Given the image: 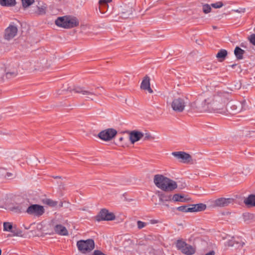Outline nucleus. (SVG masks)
<instances>
[{
    "label": "nucleus",
    "instance_id": "nucleus-23",
    "mask_svg": "<svg viewBox=\"0 0 255 255\" xmlns=\"http://www.w3.org/2000/svg\"><path fill=\"white\" fill-rule=\"evenodd\" d=\"M37 10L35 12L38 15H43L45 14L46 10V6L45 4L42 3L40 4V2H38V5L37 6Z\"/></svg>",
    "mask_w": 255,
    "mask_h": 255
},
{
    "label": "nucleus",
    "instance_id": "nucleus-5",
    "mask_svg": "<svg viewBox=\"0 0 255 255\" xmlns=\"http://www.w3.org/2000/svg\"><path fill=\"white\" fill-rule=\"evenodd\" d=\"M213 101L211 102V111H214L217 113H224L223 111L224 104L220 102L221 98L218 97H210Z\"/></svg>",
    "mask_w": 255,
    "mask_h": 255
},
{
    "label": "nucleus",
    "instance_id": "nucleus-7",
    "mask_svg": "<svg viewBox=\"0 0 255 255\" xmlns=\"http://www.w3.org/2000/svg\"><path fill=\"white\" fill-rule=\"evenodd\" d=\"M44 212L43 206L38 204L31 205L26 210L27 214L38 217L42 215Z\"/></svg>",
    "mask_w": 255,
    "mask_h": 255
},
{
    "label": "nucleus",
    "instance_id": "nucleus-8",
    "mask_svg": "<svg viewBox=\"0 0 255 255\" xmlns=\"http://www.w3.org/2000/svg\"><path fill=\"white\" fill-rule=\"evenodd\" d=\"M115 218L114 213L109 212V211L106 209H103L97 216L96 220L99 222L101 221H112L115 220Z\"/></svg>",
    "mask_w": 255,
    "mask_h": 255
},
{
    "label": "nucleus",
    "instance_id": "nucleus-2",
    "mask_svg": "<svg viewBox=\"0 0 255 255\" xmlns=\"http://www.w3.org/2000/svg\"><path fill=\"white\" fill-rule=\"evenodd\" d=\"M78 250L83 254L90 252L95 247L94 241L92 239L80 240L77 242Z\"/></svg>",
    "mask_w": 255,
    "mask_h": 255
},
{
    "label": "nucleus",
    "instance_id": "nucleus-10",
    "mask_svg": "<svg viewBox=\"0 0 255 255\" xmlns=\"http://www.w3.org/2000/svg\"><path fill=\"white\" fill-rule=\"evenodd\" d=\"M17 33V27L10 24L5 30L4 38L6 40H9L14 38L16 35Z\"/></svg>",
    "mask_w": 255,
    "mask_h": 255
},
{
    "label": "nucleus",
    "instance_id": "nucleus-20",
    "mask_svg": "<svg viewBox=\"0 0 255 255\" xmlns=\"http://www.w3.org/2000/svg\"><path fill=\"white\" fill-rule=\"evenodd\" d=\"M67 16L58 17L55 21V24L59 27L66 28Z\"/></svg>",
    "mask_w": 255,
    "mask_h": 255
},
{
    "label": "nucleus",
    "instance_id": "nucleus-46",
    "mask_svg": "<svg viewBox=\"0 0 255 255\" xmlns=\"http://www.w3.org/2000/svg\"><path fill=\"white\" fill-rule=\"evenodd\" d=\"M60 207H62L63 206V203L62 202L60 203V205H59Z\"/></svg>",
    "mask_w": 255,
    "mask_h": 255
},
{
    "label": "nucleus",
    "instance_id": "nucleus-13",
    "mask_svg": "<svg viewBox=\"0 0 255 255\" xmlns=\"http://www.w3.org/2000/svg\"><path fill=\"white\" fill-rule=\"evenodd\" d=\"M213 100L210 98L205 99L201 104L198 105V109L200 111H211V102Z\"/></svg>",
    "mask_w": 255,
    "mask_h": 255
},
{
    "label": "nucleus",
    "instance_id": "nucleus-3",
    "mask_svg": "<svg viewBox=\"0 0 255 255\" xmlns=\"http://www.w3.org/2000/svg\"><path fill=\"white\" fill-rule=\"evenodd\" d=\"M176 247L182 253L187 255H192L195 253V249L194 247L181 240L177 241Z\"/></svg>",
    "mask_w": 255,
    "mask_h": 255
},
{
    "label": "nucleus",
    "instance_id": "nucleus-42",
    "mask_svg": "<svg viewBox=\"0 0 255 255\" xmlns=\"http://www.w3.org/2000/svg\"><path fill=\"white\" fill-rule=\"evenodd\" d=\"M159 222V221L157 220L152 219V220H150V223L151 224H157V223H158Z\"/></svg>",
    "mask_w": 255,
    "mask_h": 255
},
{
    "label": "nucleus",
    "instance_id": "nucleus-21",
    "mask_svg": "<svg viewBox=\"0 0 255 255\" xmlns=\"http://www.w3.org/2000/svg\"><path fill=\"white\" fill-rule=\"evenodd\" d=\"M244 203L249 207H255V195H250L245 199Z\"/></svg>",
    "mask_w": 255,
    "mask_h": 255
},
{
    "label": "nucleus",
    "instance_id": "nucleus-37",
    "mask_svg": "<svg viewBox=\"0 0 255 255\" xmlns=\"http://www.w3.org/2000/svg\"><path fill=\"white\" fill-rule=\"evenodd\" d=\"M187 208V205H184V206H181L178 207L176 209L179 211L186 213L187 212V211H186Z\"/></svg>",
    "mask_w": 255,
    "mask_h": 255
},
{
    "label": "nucleus",
    "instance_id": "nucleus-6",
    "mask_svg": "<svg viewBox=\"0 0 255 255\" xmlns=\"http://www.w3.org/2000/svg\"><path fill=\"white\" fill-rule=\"evenodd\" d=\"M117 133V131L112 128L101 131L98 134V137L104 141L111 140Z\"/></svg>",
    "mask_w": 255,
    "mask_h": 255
},
{
    "label": "nucleus",
    "instance_id": "nucleus-26",
    "mask_svg": "<svg viewBox=\"0 0 255 255\" xmlns=\"http://www.w3.org/2000/svg\"><path fill=\"white\" fill-rule=\"evenodd\" d=\"M227 51L225 49H221L218 52V53L216 55V57L218 58V59H221V60H220V61H222L223 60H224L225 57L227 56Z\"/></svg>",
    "mask_w": 255,
    "mask_h": 255
},
{
    "label": "nucleus",
    "instance_id": "nucleus-29",
    "mask_svg": "<svg viewBox=\"0 0 255 255\" xmlns=\"http://www.w3.org/2000/svg\"><path fill=\"white\" fill-rule=\"evenodd\" d=\"M44 203L48 205L50 207H55L57 204H58V202L57 201H54L52 199H45V200L44 201Z\"/></svg>",
    "mask_w": 255,
    "mask_h": 255
},
{
    "label": "nucleus",
    "instance_id": "nucleus-16",
    "mask_svg": "<svg viewBox=\"0 0 255 255\" xmlns=\"http://www.w3.org/2000/svg\"><path fill=\"white\" fill-rule=\"evenodd\" d=\"M245 244L244 241L239 237H233L231 240L227 242V245L230 247H233L235 245H238V247H243Z\"/></svg>",
    "mask_w": 255,
    "mask_h": 255
},
{
    "label": "nucleus",
    "instance_id": "nucleus-22",
    "mask_svg": "<svg viewBox=\"0 0 255 255\" xmlns=\"http://www.w3.org/2000/svg\"><path fill=\"white\" fill-rule=\"evenodd\" d=\"M245 51L242 49L239 46H236L234 50V54L238 60H242L244 58V54Z\"/></svg>",
    "mask_w": 255,
    "mask_h": 255
},
{
    "label": "nucleus",
    "instance_id": "nucleus-25",
    "mask_svg": "<svg viewBox=\"0 0 255 255\" xmlns=\"http://www.w3.org/2000/svg\"><path fill=\"white\" fill-rule=\"evenodd\" d=\"M172 195L167 194L166 193H161L159 194V199L160 201H171Z\"/></svg>",
    "mask_w": 255,
    "mask_h": 255
},
{
    "label": "nucleus",
    "instance_id": "nucleus-40",
    "mask_svg": "<svg viewBox=\"0 0 255 255\" xmlns=\"http://www.w3.org/2000/svg\"><path fill=\"white\" fill-rule=\"evenodd\" d=\"M143 137H144V140H148L152 138V136L149 133H145Z\"/></svg>",
    "mask_w": 255,
    "mask_h": 255
},
{
    "label": "nucleus",
    "instance_id": "nucleus-12",
    "mask_svg": "<svg viewBox=\"0 0 255 255\" xmlns=\"http://www.w3.org/2000/svg\"><path fill=\"white\" fill-rule=\"evenodd\" d=\"M234 199L231 198H219L213 201L214 205L217 207H223L234 203Z\"/></svg>",
    "mask_w": 255,
    "mask_h": 255
},
{
    "label": "nucleus",
    "instance_id": "nucleus-31",
    "mask_svg": "<svg viewBox=\"0 0 255 255\" xmlns=\"http://www.w3.org/2000/svg\"><path fill=\"white\" fill-rule=\"evenodd\" d=\"M22 6L24 8H26L33 4L34 0H21Z\"/></svg>",
    "mask_w": 255,
    "mask_h": 255
},
{
    "label": "nucleus",
    "instance_id": "nucleus-1",
    "mask_svg": "<svg viewBox=\"0 0 255 255\" xmlns=\"http://www.w3.org/2000/svg\"><path fill=\"white\" fill-rule=\"evenodd\" d=\"M153 182L157 188L164 191H172L177 188L175 181L162 174L155 175Z\"/></svg>",
    "mask_w": 255,
    "mask_h": 255
},
{
    "label": "nucleus",
    "instance_id": "nucleus-30",
    "mask_svg": "<svg viewBox=\"0 0 255 255\" xmlns=\"http://www.w3.org/2000/svg\"><path fill=\"white\" fill-rule=\"evenodd\" d=\"M3 230L4 231L12 232V231H11V230L12 229V225L10 223L4 222L3 223Z\"/></svg>",
    "mask_w": 255,
    "mask_h": 255
},
{
    "label": "nucleus",
    "instance_id": "nucleus-47",
    "mask_svg": "<svg viewBox=\"0 0 255 255\" xmlns=\"http://www.w3.org/2000/svg\"><path fill=\"white\" fill-rule=\"evenodd\" d=\"M236 65V64H233L231 66H232V68H234Z\"/></svg>",
    "mask_w": 255,
    "mask_h": 255
},
{
    "label": "nucleus",
    "instance_id": "nucleus-44",
    "mask_svg": "<svg viewBox=\"0 0 255 255\" xmlns=\"http://www.w3.org/2000/svg\"><path fill=\"white\" fill-rule=\"evenodd\" d=\"M204 255H215V252L214 251H211L209 253H206Z\"/></svg>",
    "mask_w": 255,
    "mask_h": 255
},
{
    "label": "nucleus",
    "instance_id": "nucleus-33",
    "mask_svg": "<svg viewBox=\"0 0 255 255\" xmlns=\"http://www.w3.org/2000/svg\"><path fill=\"white\" fill-rule=\"evenodd\" d=\"M112 0H100L99 1V3L100 5L99 8H101V7L102 6H106L108 5L109 2L112 1Z\"/></svg>",
    "mask_w": 255,
    "mask_h": 255
},
{
    "label": "nucleus",
    "instance_id": "nucleus-48",
    "mask_svg": "<svg viewBox=\"0 0 255 255\" xmlns=\"http://www.w3.org/2000/svg\"><path fill=\"white\" fill-rule=\"evenodd\" d=\"M1 250L0 249V255H1Z\"/></svg>",
    "mask_w": 255,
    "mask_h": 255
},
{
    "label": "nucleus",
    "instance_id": "nucleus-11",
    "mask_svg": "<svg viewBox=\"0 0 255 255\" xmlns=\"http://www.w3.org/2000/svg\"><path fill=\"white\" fill-rule=\"evenodd\" d=\"M73 91L76 93H80L83 95L87 96V97L93 100L92 97L93 96H97L98 94L96 92H94L92 90L90 91L86 89L85 88L80 86H76L73 89Z\"/></svg>",
    "mask_w": 255,
    "mask_h": 255
},
{
    "label": "nucleus",
    "instance_id": "nucleus-27",
    "mask_svg": "<svg viewBox=\"0 0 255 255\" xmlns=\"http://www.w3.org/2000/svg\"><path fill=\"white\" fill-rule=\"evenodd\" d=\"M195 212H200L204 211L206 208V205L203 203H199L197 204H193Z\"/></svg>",
    "mask_w": 255,
    "mask_h": 255
},
{
    "label": "nucleus",
    "instance_id": "nucleus-19",
    "mask_svg": "<svg viewBox=\"0 0 255 255\" xmlns=\"http://www.w3.org/2000/svg\"><path fill=\"white\" fill-rule=\"evenodd\" d=\"M55 232L61 236H67L68 232L66 228L61 225H56L54 227Z\"/></svg>",
    "mask_w": 255,
    "mask_h": 255
},
{
    "label": "nucleus",
    "instance_id": "nucleus-38",
    "mask_svg": "<svg viewBox=\"0 0 255 255\" xmlns=\"http://www.w3.org/2000/svg\"><path fill=\"white\" fill-rule=\"evenodd\" d=\"M193 204L187 205V212H195Z\"/></svg>",
    "mask_w": 255,
    "mask_h": 255
},
{
    "label": "nucleus",
    "instance_id": "nucleus-15",
    "mask_svg": "<svg viewBox=\"0 0 255 255\" xmlns=\"http://www.w3.org/2000/svg\"><path fill=\"white\" fill-rule=\"evenodd\" d=\"M66 28H72L79 25L78 19L74 16H67Z\"/></svg>",
    "mask_w": 255,
    "mask_h": 255
},
{
    "label": "nucleus",
    "instance_id": "nucleus-43",
    "mask_svg": "<svg viewBox=\"0 0 255 255\" xmlns=\"http://www.w3.org/2000/svg\"><path fill=\"white\" fill-rule=\"evenodd\" d=\"M4 172H5V170L0 168V176L4 175Z\"/></svg>",
    "mask_w": 255,
    "mask_h": 255
},
{
    "label": "nucleus",
    "instance_id": "nucleus-39",
    "mask_svg": "<svg viewBox=\"0 0 255 255\" xmlns=\"http://www.w3.org/2000/svg\"><path fill=\"white\" fill-rule=\"evenodd\" d=\"M249 40L250 42L253 44L254 45H255V34H253L251 35Z\"/></svg>",
    "mask_w": 255,
    "mask_h": 255
},
{
    "label": "nucleus",
    "instance_id": "nucleus-45",
    "mask_svg": "<svg viewBox=\"0 0 255 255\" xmlns=\"http://www.w3.org/2000/svg\"><path fill=\"white\" fill-rule=\"evenodd\" d=\"M123 140V137H120L119 138V140L122 141V140Z\"/></svg>",
    "mask_w": 255,
    "mask_h": 255
},
{
    "label": "nucleus",
    "instance_id": "nucleus-24",
    "mask_svg": "<svg viewBox=\"0 0 255 255\" xmlns=\"http://www.w3.org/2000/svg\"><path fill=\"white\" fill-rule=\"evenodd\" d=\"M15 4V0H0V4L2 6H13Z\"/></svg>",
    "mask_w": 255,
    "mask_h": 255
},
{
    "label": "nucleus",
    "instance_id": "nucleus-9",
    "mask_svg": "<svg viewBox=\"0 0 255 255\" xmlns=\"http://www.w3.org/2000/svg\"><path fill=\"white\" fill-rule=\"evenodd\" d=\"M171 154L179 162L182 163H188L192 160L191 156L189 154L184 151H174L172 152Z\"/></svg>",
    "mask_w": 255,
    "mask_h": 255
},
{
    "label": "nucleus",
    "instance_id": "nucleus-18",
    "mask_svg": "<svg viewBox=\"0 0 255 255\" xmlns=\"http://www.w3.org/2000/svg\"><path fill=\"white\" fill-rule=\"evenodd\" d=\"M27 204L25 203H20L16 204L10 208V210L17 213H20L24 211L26 208Z\"/></svg>",
    "mask_w": 255,
    "mask_h": 255
},
{
    "label": "nucleus",
    "instance_id": "nucleus-32",
    "mask_svg": "<svg viewBox=\"0 0 255 255\" xmlns=\"http://www.w3.org/2000/svg\"><path fill=\"white\" fill-rule=\"evenodd\" d=\"M211 5L208 4H205L203 5V11L205 13H208L211 11Z\"/></svg>",
    "mask_w": 255,
    "mask_h": 255
},
{
    "label": "nucleus",
    "instance_id": "nucleus-4",
    "mask_svg": "<svg viewBox=\"0 0 255 255\" xmlns=\"http://www.w3.org/2000/svg\"><path fill=\"white\" fill-rule=\"evenodd\" d=\"M171 106L174 111L177 113H181L184 110L186 102L184 98H178L173 100Z\"/></svg>",
    "mask_w": 255,
    "mask_h": 255
},
{
    "label": "nucleus",
    "instance_id": "nucleus-35",
    "mask_svg": "<svg viewBox=\"0 0 255 255\" xmlns=\"http://www.w3.org/2000/svg\"><path fill=\"white\" fill-rule=\"evenodd\" d=\"M17 73L16 72H8L6 73V77L7 78H11L12 77H14L17 75Z\"/></svg>",
    "mask_w": 255,
    "mask_h": 255
},
{
    "label": "nucleus",
    "instance_id": "nucleus-36",
    "mask_svg": "<svg viewBox=\"0 0 255 255\" xmlns=\"http://www.w3.org/2000/svg\"><path fill=\"white\" fill-rule=\"evenodd\" d=\"M146 225H147V223L142 222V221H138L137 222V228L139 229H141L144 228V227L146 226Z\"/></svg>",
    "mask_w": 255,
    "mask_h": 255
},
{
    "label": "nucleus",
    "instance_id": "nucleus-14",
    "mask_svg": "<svg viewBox=\"0 0 255 255\" xmlns=\"http://www.w3.org/2000/svg\"><path fill=\"white\" fill-rule=\"evenodd\" d=\"M144 133L142 132L137 130H133L129 133V140L131 143L133 144L141 139Z\"/></svg>",
    "mask_w": 255,
    "mask_h": 255
},
{
    "label": "nucleus",
    "instance_id": "nucleus-28",
    "mask_svg": "<svg viewBox=\"0 0 255 255\" xmlns=\"http://www.w3.org/2000/svg\"><path fill=\"white\" fill-rule=\"evenodd\" d=\"M184 200V196L179 194H175L172 195L171 201L174 202H183Z\"/></svg>",
    "mask_w": 255,
    "mask_h": 255
},
{
    "label": "nucleus",
    "instance_id": "nucleus-17",
    "mask_svg": "<svg viewBox=\"0 0 255 255\" xmlns=\"http://www.w3.org/2000/svg\"><path fill=\"white\" fill-rule=\"evenodd\" d=\"M140 88L144 90H147L150 94L153 93V90L150 86V79L149 77L145 76L144 78L141 83Z\"/></svg>",
    "mask_w": 255,
    "mask_h": 255
},
{
    "label": "nucleus",
    "instance_id": "nucleus-41",
    "mask_svg": "<svg viewBox=\"0 0 255 255\" xmlns=\"http://www.w3.org/2000/svg\"><path fill=\"white\" fill-rule=\"evenodd\" d=\"M12 176L13 174L10 172H6L5 175H4V177L7 178H12Z\"/></svg>",
    "mask_w": 255,
    "mask_h": 255
},
{
    "label": "nucleus",
    "instance_id": "nucleus-34",
    "mask_svg": "<svg viewBox=\"0 0 255 255\" xmlns=\"http://www.w3.org/2000/svg\"><path fill=\"white\" fill-rule=\"evenodd\" d=\"M211 6L215 8H221L223 6V3L221 1H218L215 3H212L211 4Z\"/></svg>",
    "mask_w": 255,
    "mask_h": 255
}]
</instances>
